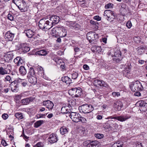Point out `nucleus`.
Instances as JSON below:
<instances>
[{
	"mask_svg": "<svg viewBox=\"0 0 147 147\" xmlns=\"http://www.w3.org/2000/svg\"><path fill=\"white\" fill-rule=\"evenodd\" d=\"M94 82L95 83H97V85H99L100 86H104L106 87L107 86V85L103 80H95Z\"/></svg>",
	"mask_w": 147,
	"mask_h": 147,
	"instance_id": "bb28decb",
	"label": "nucleus"
},
{
	"mask_svg": "<svg viewBox=\"0 0 147 147\" xmlns=\"http://www.w3.org/2000/svg\"><path fill=\"white\" fill-rule=\"evenodd\" d=\"M59 27V26H58L53 28L50 32L51 34L53 36H58Z\"/></svg>",
	"mask_w": 147,
	"mask_h": 147,
	"instance_id": "412c9836",
	"label": "nucleus"
},
{
	"mask_svg": "<svg viewBox=\"0 0 147 147\" xmlns=\"http://www.w3.org/2000/svg\"><path fill=\"white\" fill-rule=\"evenodd\" d=\"M131 68L130 66L128 65L127 67H126L125 70L123 71V74L125 76H126L129 74Z\"/></svg>",
	"mask_w": 147,
	"mask_h": 147,
	"instance_id": "2f4dec72",
	"label": "nucleus"
},
{
	"mask_svg": "<svg viewBox=\"0 0 147 147\" xmlns=\"http://www.w3.org/2000/svg\"><path fill=\"white\" fill-rule=\"evenodd\" d=\"M60 18L59 16L56 15H53L50 17L49 21L51 27L53 25L58 24L60 21Z\"/></svg>",
	"mask_w": 147,
	"mask_h": 147,
	"instance_id": "9d476101",
	"label": "nucleus"
},
{
	"mask_svg": "<svg viewBox=\"0 0 147 147\" xmlns=\"http://www.w3.org/2000/svg\"><path fill=\"white\" fill-rule=\"evenodd\" d=\"M78 74L76 72L73 73L72 74V78L74 79H76L78 77Z\"/></svg>",
	"mask_w": 147,
	"mask_h": 147,
	"instance_id": "3c124183",
	"label": "nucleus"
},
{
	"mask_svg": "<svg viewBox=\"0 0 147 147\" xmlns=\"http://www.w3.org/2000/svg\"><path fill=\"white\" fill-rule=\"evenodd\" d=\"M5 57L8 59V60H10L13 58V53L11 52H8L5 55Z\"/></svg>",
	"mask_w": 147,
	"mask_h": 147,
	"instance_id": "7c9ffc66",
	"label": "nucleus"
},
{
	"mask_svg": "<svg viewBox=\"0 0 147 147\" xmlns=\"http://www.w3.org/2000/svg\"><path fill=\"white\" fill-rule=\"evenodd\" d=\"M61 80L63 82L67 84H69L72 83L71 79L67 76L62 77Z\"/></svg>",
	"mask_w": 147,
	"mask_h": 147,
	"instance_id": "5701e85b",
	"label": "nucleus"
},
{
	"mask_svg": "<svg viewBox=\"0 0 147 147\" xmlns=\"http://www.w3.org/2000/svg\"><path fill=\"white\" fill-rule=\"evenodd\" d=\"M78 109L80 112L86 113L92 111L94 110V108L91 105L86 104L79 107Z\"/></svg>",
	"mask_w": 147,
	"mask_h": 147,
	"instance_id": "423d86ee",
	"label": "nucleus"
},
{
	"mask_svg": "<svg viewBox=\"0 0 147 147\" xmlns=\"http://www.w3.org/2000/svg\"><path fill=\"white\" fill-rule=\"evenodd\" d=\"M129 86L131 90L133 92L142 91L144 89L141 84L138 80L132 82Z\"/></svg>",
	"mask_w": 147,
	"mask_h": 147,
	"instance_id": "7ed1b4c3",
	"label": "nucleus"
},
{
	"mask_svg": "<svg viewBox=\"0 0 147 147\" xmlns=\"http://www.w3.org/2000/svg\"><path fill=\"white\" fill-rule=\"evenodd\" d=\"M58 36L60 37H63L65 36L67 34V30L66 28L63 26H59V31L58 32Z\"/></svg>",
	"mask_w": 147,
	"mask_h": 147,
	"instance_id": "f8f14e48",
	"label": "nucleus"
},
{
	"mask_svg": "<svg viewBox=\"0 0 147 147\" xmlns=\"http://www.w3.org/2000/svg\"><path fill=\"white\" fill-rule=\"evenodd\" d=\"M136 147H143L142 144L141 143L139 142H136Z\"/></svg>",
	"mask_w": 147,
	"mask_h": 147,
	"instance_id": "052dcab7",
	"label": "nucleus"
},
{
	"mask_svg": "<svg viewBox=\"0 0 147 147\" xmlns=\"http://www.w3.org/2000/svg\"><path fill=\"white\" fill-rule=\"evenodd\" d=\"M67 25L73 29L78 30L82 29L81 26L76 22H71Z\"/></svg>",
	"mask_w": 147,
	"mask_h": 147,
	"instance_id": "2eb2a0df",
	"label": "nucleus"
},
{
	"mask_svg": "<svg viewBox=\"0 0 147 147\" xmlns=\"http://www.w3.org/2000/svg\"><path fill=\"white\" fill-rule=\"evenodd\" d=\"M27 93V92H24L20 94L16 95L15 96V98L16 100H19L21 99V97L23 96V95H26L25 94Z\"/></svg>",
	"mask_w": 147,
	"mask_h": 147,
	"instance_id": "ea45409f",
	"label": "nucleus"
},
{
	"mask_svg": "<svg viewBox=\"0 0 147 147\" xmlns=\"http://www.w3.org/2000/svg\"><path fill=\"white\" fill-rule=\"evenodd\" d=\"M140 106L141 107L140 109H142L143 108H144V107H145L146 108V107H145L147 105V104L146 103L144 102V101H141L140 103Z\"/></svg>",
	"mask_w": 147,
	"mask_h": 147,
	"instance_id": "c03bdc74",
	"label": "nucleus"
},
{
	"mask_svg": "<svg viewBox=\"0 0 147 147\" xmlns=\"http://www.w3.org/2000/svg\"><path fill=\"white\" fill-rule=\"evenodd\" d=\"M92 141L88 140L84 142V146H88V147H89V145H90V143Z\"/></svg>",
	"mask_w": 147,
	"mask_h": 147,
	"instance_id": "8fccbe9b",
	"label": "nucleus"
},
{
	"mask_svg": "<svg viewBox=\"0 0 147 147\" xmlns=\"http://www.w3.org/2000/svg\"><path fill=\"white\" fill-rule=\"evenodd\" d=\"M42 105L45 106L49 111L51 110L53 108L54 106L53 102L50 100L44 101L42 102Z\"/></svg>",
	"mask_w": 147,
	"mask_h": 147,
	"instance_id": "ddd939ff",
	"label": "nucleus"
},
{
	"mask_svg": "<svg viewBox=\"0 0 147 147\" xmlns=\"http://www.w3.org/2000/svg\"><path fill=\"white\" fill-rule=\"evenodd\" d=\"M19 62L17 64V66H20L24 63V61L21 57H19Z\"/></svg>",
	"mask_w": 147,
	"mask_h": 147,
	"instance_id": "6e6d98bb",
	"label": "nucleus"
},
{
	"mask_svg": "<svg viewBox=\"0 0 147 147\" xmlns=\"http://www.w3.org/2000/svg\"><path fill=\"white\" fill-rule=\"evenodd\" d=\"M11 90L14 92H17L19 90L18 85L10 86Z\"/></svg>",
	"mask_w": 147,
	"mask_h": 147,
	"instance_id": "72a5a7b5",
	"label": "nucleus"
},
{
	"mask_svg": "<svg viewBox=\"0 0 147 147\" xmlns=\"http://www.w3.org/2000/svg\"><path fill=\"white\" fill-rule=\"evenodd\" d=\"M69 116L72 121L75 122H80L82 123H84L86 121V119L81 116L79 113L72 112V111L69 115Z\"/></svg>",
	"mask_w": 147,
	"mask_h": 147,
	"instance_id": "f257e3e1",
	"label": "nucleus"
},
{
	"mask_svg": "<svg viewBox=\"0 0 147 147\" xmlns=\"http://www.w3.org/2000/svg\"><path fill=\"white\" fill-rule=\"evenodd\" d=\"M118 127V124L116 123H114L113 124V125H112V128H113V129H114L113 131H114V130L115 129H116V128H117Z\"/></svg>",
	"mask_w": 147,
	"mask_h": 147,
	"instance_id": "0e129e2a",
	"label": "nucleus"
},
{
	"mask_svg": "<svg viewBox=\"0 0 147 147\" xmlns=\"http://www.w3.org/2000/svg\"><path fill=\"white\" fill-rule=\"evenodd\" d=\"M1 143L2 145L4 146H5L8 145L6 141L4 140H2Z\"/></svg>",
	"mask_w": 147,
	"mask_h": 147,
	"instance_id": "774afa93",
	"label": "nucleus"
},
{
	"mask_svg": "<svg viewBox=\"0 0 147 147\" xmlns=\"http://www.w3.org/2000/svg\"><path fill=\"white\" fill-rule=\"evenodd\" d=\"M16 117L19 119H21L23 118L22 113H17L15 115Z\"/></svg>",
	"mask_w": 147,
	"mask_h": 147,
	"instance_id": "58836bf2",
	"label": "nucleus"
},
{
	"mask_svg": "<svg viewBox=\"0 0 147 147\" xmlns=\"http://www.w3.org/2000/svg\"><path fill=\"white\" fill-rule=\"evenodd\" d=\"M37 70L38 74L42 76V74L44 73L43 68L41 66H38L37 67Z\"/></svg>",
	"mask_w": 147,
	"mask_h": 147,
	"instance_id": "e433bc0d",
	"label": "nucleus"
},
{
	"mask_svg": "<svg viewBox=\"0 0 147 147\" xmlns=\"http://www.w3.org/2000/svg\"><path fill=\"white\" fill-rule=\"evenodd\" d=\"M7 18L8 19L10 20L11 21H12L14 19V17L11 14L9 13L7 16Z\"/></svg>",
	"mask_w": 147,
	"mask_h": 147,
	"instance_id": "864d4df0",
	"label": "nucleus"
},
{
	"mask_svg": "<svg viewBox=\"0 0 147 147\" xmlns=\"http://www.w3.org/2000/svg\"><path fill=\"white\" fill-rule=\"evenodd\" d=\"M86 38L89 42L94 43L96 42V39L98 38V35L94 32H90L87 34Z\"/></svg>",
	"mask_w": 147,
	"mask_h": 147,
	"instance_id": "0eeeda50",
	"label": "nucleus"
},
{
	"mask_svg": "<svg viewBox=\"0 0 147 147\" xmlns=\"http://www.w3.org/2000/svg\"><path fill=\"white\" fill-rule=\"evenodd\" d=\"M12 2L16 5L22 12H25L28 10V6L26 5V3L24 0H13Z\"/></svg>",
	"mask_w": 147,
	"mask_h": 147,
	"instance_id": "f03ea898",
	"label": "nucleus"
},
{
	"mask_svg": "<svg viewBox=\"0 0 147 147\" xmlns=\"http://www.w3.org/2000/svg\"><path fill=\"white\" fill-rule=\"evenodd\" d=\"M115 121L114 120L110 119L108 121H107L106 123L107 125H109V128L107 127V128H108V129H110L112 131H113L114 129H113L112 127V125H113V124L114 123Z\"/></svg>",
	"mask_w": 147,
	"mask_h": 147,
	"instance_id": "c85d7f7f",
	"label": "nucleus"
},
{
	"mask_svg": "<svg viewBox=\"0 0 147 147\" xmlns=\"http://www.w3.org/2000/svg\"><path fill=\"white\" fill-rule=\"evenodd\" d=\"M51 58L56 63H57V61H58L60 59V58L58 57L57 56L55 55H53L52 56Z\"/></svg>",
	"mask_w": 147,
	"mask_h": 147,
	"instance_id": "37998d69",
	"label": "nucleus"
},
{
	"mask_svg": "<svg viewBox=\"0 0 147 147\" xmlns=\"http://www.w3.org/2000/svg\"><path fill=\"white\" fill-rule=\"evenodd\" d=\"M8 117V115L7 114L5 113L3 114L2 115V117L4 120L7 119Z\"/></svg>",
	"mask_w": 147,
	"mask_h": 147,
	"instance_id": "13d9d810",
	"label": "nucleus"
},
{
	"mask_svg": "<svg viewBox=\"0 0 147 147\" xmlns=\"http://www.w3.org/2000/svg\"><path fill=\"white\" fill-rule=\"evenodd\" d=\"M14 34L10 32L7 31L5 34V38L7 40L12 41L14 37Z\"/></svg>",
	"mask_w": 147,
	"mask_h": 147,
	"instance_id": "a211bd4d",
	"label": "nucleus"
},
{
	"mask_svg": "<svg viewBox=\"0 0 147 147\" xmlns=\"http://www.w3.org/2000/svg\"><path fill=\"white\" fill-rule=\"evenodd\" d=\"M121 8L120 9V11H121V13L123 14H125L126 13L127 10L125 8L123 7L122 6H121Z\"/></svg>",
	"mask_w": 147,
	"mask_h": 147,
	"instance_id": "4d7b16f0",
	"label": "nucleus"
},
{
	"mask_svg": "<svg viewBox=\"0 0 147 147\" xmlns=\"http://www.w3.org/2000/svg\"><path fill=\"white\" fill-rule=\"evenodd\" d=\"M20 74L22 76H24L26 73V70L24 67L21 66L19 69Z\"/></svg>",
	"mask_w": 147,
	"mask_h": 147,
	"instance_id": "c756f323",
	"label": "nucleus"
},
{
	"mask_svg": "<svg viewBox=\"0 0 147 147\" xmlns=\"http://www.w3.org/2000/svg\"><path fill=\"white\" fill-rule=\"evenodd\" d=\"M76 88H72L69 89L68 91V93L69 95L74 97L75 93L76 90Z\"/></svg>",
	"mask_w": 147,
	"mask_h": 147,
	"instance_id": "f704fd0d",
	"label": "nucleus"
},
{
	"mask_svg": "<svg viewBox=\"0 0 147 147\" xmlns=\"http://www.w3.org/2000/svg\"><path fill=\"white\" fill-rule=\"evenodd\" d=\"M113 5L111 3H109L105 5V9H109L112 7Z\"/></svg>",
	"mask_w": 147,
	"mask_h": 147,
	"instance_id": "09e8293b",
	"label": "nucleus"
},
{
	"mask_svg": "<svg viewBox=\"0 0 147 147\" xmlns=\"http://www.w3.org/2000/svg\"><path fill=\"white\" fill-rule=\"evenodd\" d=\"M131 117V116L129 115H121L120 116L117 117L110 116L108 117L107 118H105V119H117L119 121H120L121 122H123L127 120Z\"/></svg>",
	"mask_w": 147,
	"mask_h": 147,
	"instance_id": "1a4fd4ad",
	"label": "nucleus"
},
{
	"mask_svg": "<svg viewBox=\"0 0 147 147\" xmlns=\"http://www.w3.org/2000/svg\"><path fill=\"white\" fill-rule=\"evenodd\" d=\"M7 62L6 60L4 58H2L0 60V63L1 64H3V65L5 64H7V63H6Z\"/></svg>",
	"mask_w": 147,
	"mask_h": 147,
	"instance_id": "bf43d9fd",
	"label": "nucleus"
},
{
	"mask_svg": "<svg viewBox=\"0 0 147 147\" xmlns=\"http://www.w3.org/2000/svg\"><path fill=\"white\" fill-rule=\"evenodd\" d=\"M48 51L45 49H42L37 51L35 53V55L37 56H46L48 53Z\"/></svg>",
	"mask_w": 147,
	"mask_h": 147,
	"instance_id": "aec40b11",
	"label": "nucleus"
},
{
	"mask_svg": "<svg viewBox=\"0 0 147 147\" xmlns=\"http://www.w3.org/2000/svg\"><path fill=\"white\" fill-rule=\"evenodd\" d=\"M24 33L28 38H31L34 36L35 32L30 29H27L24 31Z\"/></svg>",
	"mask_w": 147,
	"mask_h": 147,
	"instance_id": "f3484780",
	"label": "nucleus"
},
{
	"mask_svg": "<svg viewBox=\"0 0 147 147\" xmlns=\"http://www.w3.org/2000/svg\"><path fill=\"white\" fill-rule=\"evenodd\" d=\"M93 18L98 21H100L101 20V18L98 16H94Z\"/></svg>",
	"mask_w": 147,
	"mask_h": 147,
	"instance_id": "69168bd1",
	"label": "nucleus"
},
{
	"mask_svg": "<svg viewBox=\"0 0 147 147\" xmlns=\"http://www.w3.org/2000/svg\"><path fill=\"white\" fill-rule=\"evenodd\" d=\"M114 55L115 57H121V52L120 51H118L117 53L116 52L114 53Z\"/></svg>",
	"mask_w": 147,
	"mask_h": 147,
	"instance_id": "e2e57ef3",
	"label": "nucleus"
},
{
	"mask_svg": "<svg viewBox=\"0 0 147 147\" xmlns=\"http://www.w3.org/2000/svg\"><path fill=\"white\" fill-rule=\"evenodd\" d=\"M82 89L80 88H76L75 93V97H78L81 96L82 94Z\"/></svg>",
	"mask_w": 147,
	"mask_h": 147,
	"instance_id": "a878e982",
	"label": "nucleus"
},
{
	"mask_svg": "<svg viewBox=\"0 0 147 147\" xmlns=\"http://www.w3.org/2000/svg\"><path fill=\"white\" fill-rule=\"evenodd\" d=\"M38 23L39 27L43 30L46 31L51 28L49 20H46V19H43L40 20Z\"/></svg>",
	"mask_w": 147,
	"mask_h": 147,
	"instance_id": "20e7f679",
	"label": "nucleus"
},
{
	"mask_svg": "<svg viewBox=\"0 0 147 147\" xmlns=\"http://www.w3.org/2000/svg\"><path fill=\"white\" fill-rule=\"evenodd\" d=\"M114 106L116 111H120L121 108L123 107V104L122 102L120 101L116 102L114 104Z\"/></svg>",
	"mask_w": 147,
	"mask_h": 147,
	"instance_id": "6ab92c4d",
	"label": "nucleus"
},
{
	"mask_svg": "<svg viewBox=\"0 0 147 147\" xmlns=\"http://www.w3.org/2000/svg\"><path fill=\"white\" fill-rule=\"evenodd\" d=\"M11 66L10 65L5 64L0 67V74L3 75L6 74H9L11 71L10 68Z\"/></svg>",
	"mask_w": 147,
	"mask_h": 147,
	"instance_id": "6e6552de",
	"label": "nucleus"
},
{
	"mask_svg": "<svg viewBox=\"0 0 147 147\" xmlns=\"http://www.w3.org/2000/svg\"><path fill=\"white\" fill-rule=\"evenodd\" d=\"M95 136L96 138L99 139H101L103 138L104 135L102 134H96L94 135Z\"/></svg>",
	"mask_w": 147,
	"mask_h": 147,
	"instance_id": "49530a36",
	"label": "nucleus"
},
{
	"mask_svg": "<svg viewBox=\"0 0 147 147\" xmlns=\"http://www.w3.org/2000/svg\"><path fill=\"white\" fill-rule=\"evenodd\" d=\"M35 76V72L33 68L30 67L29 69V72L28 74L27 77Z\"/></svg>",
	"mask_w": 147,
	"mask_h": 147,
	"instance_id": "393cba45",
	"label": "nucleus"
},
{
	"mask_svg": "<svg viewBox=\"0 0 147 147\" xmlns=\"http://www.w3.org/2000/svg\"><path fill=\"white\" fill-rule=\"evenodd\" d=\"M35 99V96H32L22 99L21 101V103L23 105H27L30 103L33 102Z\"/></svg>",
	"mask_w": 147,
	"mask_h": 147,
	"instance_id": "4468645a",
	"label": "nucleus"
},
{
	"mask_svg": "<svg viewBox=\"0 0 147 147\" xmlns=\"http://www.w3.org/2000/svg\"><path fill=\"white\" fill-rule=\"evenodd\" d=\"M18 50L22 53H25L29 51L30 50V48L26 43H23L19 45Z\"/></svg>",
	"mask_w": 147,
	"mask_h": 147,
	"instance_id": "9b49d317",
	"label": "nucleus"
},
{
	"mask_svg": "<svg viewBox=\"0 0 147 147\" xmlns=\"http://www.w3.org/2000/svg\"><path fill=\"white\" fill-rule=\"evenodd\" d=\"M104 16L106 17L107 20L111 22H113L115 18L116 14L115 12L110 10H107L105 11Z\"/></svg>",
	"mask_w": 147,
	"mask_h": 147,
	"instance_id": "39448f33",
	"label": "nucleus"
},
{
	"mask_svg": "<svg viewBox=\"0 0 147 147\" xmlns=\"http://www.w3.org/2000/svg\"><path fill=\"white\" fill-rule=\"evenodd\" d=\"M20 80L19 79H16V80H14L13 78L12 79V80L11 82V84H10V86H13V85H18V82H20Z\"/></svg>",
	"mask_w": 147,
	"mask_h": 147,
	"instance_id": "c9c22d12",
	"label": "nucleus"
},
{
	"mask_svg": "<svg viewBox=\"0 0 147 147\" xmlns=\"http://www.w3.org/2000/svg\"><path fill=\"white\" fill-rule=\"evenodd\" d=\"M20 82H21L22 85L24 87H25L27 85V82L24 79H19Z\"/></svg>",
	"mask_w": 147,
	"mask_h": 147,
	"instance_id": "a19ab883",
	"label": "nucleus"
},
{
	"mask_svg": "<svg viewBox=\"0 0 147 147\" xmlns=\"http://www.w3.org/2000/svg\"><path fill=\"white\" fill-rule=\"evenodd\" d=\"M123 144L122 143H116L113 144L111 147H123Z\"/></svg>",
	"mask_w": 147,
	"mask_h": 147,
	"instance_id": "79ce46f5",
	"label": "nucleus"
},
{
	"mask_svg": "<svg viewBox=\"0 0 147 147\" xmlns=\"http://www.w3.org/2000/svg\"><path fill=\"white\" fill-rule=\"evenodd\" d=\"M126 26L128 28H130L132 26L131 23L130 21H128L126 23Z\"/></svg>",
	"mask_w": 147,
	"mask_h": 147,
	"instance_id": "338daca9",
	"label": "nucleus"
},
{
	"mask_svg": "<svg viewBox=\"0 0 147 147\" xmlns=\"http://www.w3.org/2000/svg\"><path fill=\"white\" fill-rule=\"evenodd\" d=\"M12 79V78L11 77L9 76V75L7 76L5 78V80L9 81V83H10L11 82Z\"/></svg>",
	"mask_w": 147,
	"mask_h": 147,
	"instance_id": "de8ad7c7",
	"label": "nucleus"
},
{
	"mask_svg": "<svg viewBox=\"0 0 147 147\" xmlns=\"http://www.w3.org/2000/svg\"><path fill=\"white\" fill-rule=\"evenodd\" d=\"M48 142L51 144L56 142L58 140L57 135L55 134L50 135L48 139Z\"/></svg>",
	"mask_w": 147,
	"mask_h": 147,
	"instance_id": "dca6fc26",
	"label": "nucleus"
},
{
	"mask_svg": "<svg viewBox=\"0 0 147 147\" xmlns=\"http://www.w3.org/2000/svg\"><path fill=\"white\" fill-rule=\"evenodd\" d=\"M112 95L113 96L115 97L118 96L120 95V93L119 92H113L112 93Z\"/></svg>",
	"mask_w": 147,
	"mask_h": 147,
	"instance_id": "680f3d73",
	"label": "nucleus"
},
{
	"mask_svg": "<svg viewBox=\"0 0 147 147\" xmlns=\"http://www.w3.org/2000/svg\"><path fill=\"white\" fill-rule=\"evenodd\" d=\"M90 24L93 25H95V28L96 29H97L98 28V24L97 22H95L92 20H91L90 21Z\"/></svg>",
	"mask_w": 147,
	"mask_h": 147,
	"instance_id": "a18cd8bd",
	"label": "nucleus"
},
{
	"mask_svg": "<svg viewBox=\"0 0 147 147\" xmlns=\"http://www.w3.org/2000/svg\"><path fill=\"white\" fill-rule=\"evenodd\" d=\"M60 131L61 134L62 135L66 134L68 132L67 129L65 127H61L60 128Z\"/></svg>",
	"mask_w": 147,
	"mask_h": 147,
	"instance_id": "473e14b6",
	"label": "nucleus"
},
{
	"mask_svg": "<svg viewBox=\"0 0 147 147\" xmlns=\"http://www.w3.org/2000/svg\"><path fill=\"white\" fill-rule=\"evenodd\" d=\"M69 107L68 106H65L62 107L61 109V112L63 113H70L72 111L70 109H69Z\"/></svg>",
	"mask_w": 147,
	"mask_h": 147,
	"instance_id": "4be33fe9",
	"label": "nucleus"
},
{
	"mask_svg": "<svg viewBox=\"0 0 147 147\" xmlns=\"http://www.w3.org/2000/svg\"><path fill=\"white\" fill-rule=\"evenodd\" d=\"M43 122L44 121L42 120L38 121L34 123V126L36 127H38L43 123Z\"/></svg>",
	"mask_w": 147,
	"mask_h": 147,
	"instance_id": "4c0bfd02",
	"label": "nucleus"
},
{
	"mask_svg": "<svg viewBox=\"0 0 147 147\" xmlns=\"http://www.w3.org/2000/svg\"><path fill=\"white\" fill-rule=\"evenodd\" d=\"M99 142L96 140L92 141L89 147H99Z\"/></svg>",
	"mask_w": 147,
	"mask_h": 147,
	"instance_id": "cd10ccee",
	"label": "nucleus"
},
{
	"mask_svg": "<svg viewBox=\"0 0 147 147\" xmlns=\"http://www.w3.org/2000/svg\"><path fill=\"white\" fill-rule=\"evenodd\" d=\"M87 113V116L89 119H91L93 118V113L91 112H89V113Z\"/></svg>",
	"mask_w": 147,
	"mask_h": 147,
	"instance_id": "5fc2aeb1",
	"label": "nucleus"
},
{
	"mask_svg": "<svg viewBox=\"0 0 147 147\" xmlns=\"http://www.w3.org/2000/svg\"><path fill=\"white\" fill-rule=\"evenodd\" d=\"M28 81L30 83L34 85L36 84L37 82V79L35 76H31L28 77Z\"/></svg>",
	"mask_w": 147,
	"mask_h": 147,
	"instance_id": "b1692460",
	"label": "nucleus"
},
{
	"mask_svg": "<svg viewBox=\"0 0 147 147\" xmlns=\"http://www.w3.org/2000/svg\"><path fill=\"white\" fill-rule=\"evenodd\" d=\"M140 48H139L138 49V51L139 52H140V51L141 50H142V53H144V50H146L147 49V47H139Z\"/></svg>",
	"mask_w": 147,
	"mask_h": 147,
	"instance_id": "603ef678",
	"label": "nucleus"
}]
</instances>
